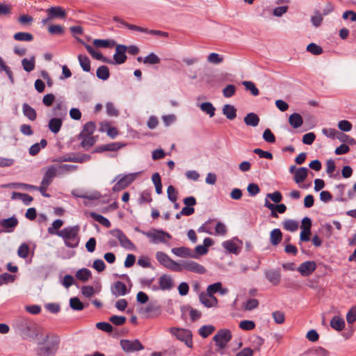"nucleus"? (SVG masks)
I'll use <instances>...</instances> for the list:
<instances>
[{"label":"nucleus","instance_id":"obj_23","mask_svg":"<svg viewBox=\"0 0 356 356\" xmlns=\"http://www.w3.org/2000/svg\"><path fill=\"white\" fill-rule=\"evenodd\" d=\"M23 114L30 120L34 121L37 118L35 110L29 104L24 103L22 105Z\"/></svg>","mask_w":356,"mask_h":356},{"label":"nucleus","instance_id":"obj_38","mask_svg":"<svg viewBox=\"0 0 356 356\" xmlns=\"http://www.w3.org/2000/svg\"><path fill=\"white\" fill-rule=\"evenodd\" d=\"M23 69L28 72L33 71L35 68V57L32 56L30 59L24 58L22 60Z\"/></svg>","mask_w":356,"mask_h":356},{"label":"nucleus","instance_id":"obj_44","mask_svg":"<svg viewBox=\"0 0 356 356\" xmlns=\"http://www.w3.org/2000/svg\"><path fill=\"white\" fill-rule=\"evenodd\" d=\"M152 180L155 186L156 192L158 194L162 193V184L161 177L158 172H155L152 175Z\"/></svg>","mask_w":356,"mask_h":356},{"label":"nucleus","instance_id":"obj_53","mask_svg":"<svg viewBox=\"0 0 356 356\" xmlns=\"http://www.w3.org/2000/svg\"><path fill=\"white\" fill-rule=\"evenodd\" d=\"M70 307L74 310H82L84 307L83 304L80 301V300L78 298H72L70 300Z\"/></svg>","mask_w":356,"mask_h":356},{"label":"nucleus","instance_id":"obj_3","mask_svg":"<svg viewBox=\"0 0 356 356\" xmlns=\"http://www.w3.org/2000/svg\"><path fill=\"white\" fill-rule=\"evenodd\" d=\"M140 232L149 239L150 243L154 244H167L172 238L169 233L162 229H152L147 232L141 231Z\"/></svg>","mask_w":356,"mask_h":356},{"label":"nucleus","instance_id":"obj_30","mask_svg":"<svg viewBox=\"0 0 356 356\" xmlns=\"http://www.w3.org/2000/svg\"><path fill=\"white\" fill-rule=\"evenodd\" d=\"M172 252L180 257H195L193 255H192L191 250L185 247L174 248L172 249Z\"/></svg>","mask_w":356,"mask_h":356},{"label":"nucleus","instance_id":"obj_16","mask_svg":"<svg viewBox=\"0 0 356 356\" xmlns=\"http://www.w3.org/2000/svg\"><path fill=\"white\" fill-rule=\"evenodd\" d=\"M316 265L314 261H307L300 265L298 268V271L302 276H309L316 270Z\"/></svg>","mask_w":356,"mask_h":356},{"label":"nucleus","instance_id":"obj_46","mask_svg":"<svg viewBox=\"0 0 356 356\" xmlns=\"http://www.w3.org/2000/svg\"><path fill=\"white\" fill-rule=\"evenodd\" d=\"M255 323L250 320H243L239 323L238 327L245 331H250L255 328Z\"/></svg>","mask_w":356,"mask_h":356},{"label":"nucleus","instance_id":"obj_28","mask_svg":"<svg viewBox=\"0 0 356 356\" xmlns=\"http://www.w3.org/2000/svg\"><path fill=\"white\" fill-rule=\"evenodd\" d=\"M289 124L295 129L299 128L303 123L301 115L298 113H293L289 118Z\"/></svg>","mask_w":356,"mask_h":356},{"label":"nucleus","instance_id":"obj_21","mask_svg":"<svg viewBox=\"0 0 356 356\" xmlns=\"http://www.w3.org/2000/svg\"><path fill=\"white\" fill-rule=\"evenodd\" d=\"M207 292L211 296L217 292H219L221 295H225L228 292V289L222 288L221 282H216L207 287Z\"/></svg>","mask_w":356,"mask_h":356},{"label":"nucleus","instance_id":"obj_9","mask_svg":"<svg viewBox=\"0 0 356 356\" xmlns=\"http://www.w3.org/2000/svg\"><path fill=\"white\" fill-rule=\"evenodd\" d=\"M242 245L243 242L236 237L230 240H227L222 243V246L227 252L236 255L241 251Z\"/></svg>","mask_w":356,"mask_h":356},{"label":"nucleus","instance_id":"obj_33","mask_svg":"<svg viewBox=\"0 0 356 356\" xmlns=\"http://www.w3.org/2000/svg\"><path fill=\"white\" fill-rule=\"evenodd\" d=\"M47 140L45 139H42L40 143H35L31 145L29 149V154L32 156H35L39 153L41 148H44L47 146Z\"/></svg>","mask_w":356,"mask_h":356},{"label":"nucleus","instance_id":"obj_37","mask_svg":"<svg viewBox=\"0 0 356 356\" xmlns=\"http://www.w3.org/2000/svg\"><path fill=\"white\" fill-rule=\"evenodd\" d=\"M299 223L298 221L288 219L283 222V227L287 231L295 232L298 229Z\"/></svg>","mask_w":356,"mask_h":356},{"label":"nucleus","instance_id":"obj_35","mask_svg":"<svg viewBox=\"0 0 356 356\" xmlns=\"http://www.w3.org/2000/svg\"><path fill=\"white\" fill-rule=\"evenodd\" d=\"M76 277L83 282L88 281L92 277L91 272L87 268L80 269L76 272Z\"/></svg>","mask_w":356,"mask_h":356},{"label":"nucleus","instance_id":"obj_34","mask_svg":"<svg viewBox=\"0 0 356 356\" xmlns=\"http://www.w3.org/2000/svg\"><path fill=\"white\" fill-rule=\"evenodd\" d=\"M200 108L204 113L208 114L209 117L212 118L215 115L216 108L210 102H204L200 104Z\"/></svg>","mask_w":356,"mask_h":356},{"label":"nucleus","instance_id":"obj_26","mask_svg":"<svg viewBox=\"0 0 356 356\" xmlns=\"http://www.w3.org/2000/svg\"><path fill=\"white\" fill-rule=\"evenodd\" d=\"M259 116L254 113H248L244 118V122L245 124L254 127L259 124Z\"/></svg>","mask_w":356,"mask_h":356},{"label":"nucleus","instance_id":"obj_48","mask_svg":"<svg viewBox=\"0 0 356 356\" xmlns=\"http://www.w3.org/2000/svg\"><path fill=\"white\" fill-rule=\"evenodd\" d=\"M223 60V56L216 53H211L207 56V61L209 63L215 65H218L222 63Z\"/></svg>","mask_w":356,"mask_h":356},{"label":"nucleus","instance_id":"obj_25","mask_svg":"<svg viewBox=\"0 0 356 356\" xmlns=\"http://www.w3.org/2000/svg\"><path fill=\"white\" fill-rule=\"evenodd\" d=\"M282 233L280 229H274L270 233V241L273 245H277L282 241Z\"/></svg>","mask_w":356,"mask_h":356},{"label":"nucleus","instance_id":"obj_47","mask_svg":"<svg viewBox=\"0 0 356 356\" xmlns=\"http://www.w3.org/2000/svg\"><path fill=\"white\" fill-rule=\"evenodd\" d=\"M58 175L65 174L69 172L76 170L77 167L72 165L63 164L56 166Z\"/></svg>","mask_w":356,"mask_h":356},{"label":"nucleus","instance_id":"obj_59","mask_svg":"<svg viewBox=\"0 0 356 356\" xmlns=\"http://www.w3.org/2000/svg\"><path fill=\"white\" fill-rule=\"evenodd\" d=\"M92 44L97 49L107 48L111 46V41L109 40L96 39L93 40Z\"/></svg>","mask_w":356,"mask_h":356},{"label":"nucleus","instance_id":"obj_50","mask_svg":"<svg viewBox=\"0 0 356 356\" xmlns=\"http://www.w3.org/2000/svg\"><path fill=\"white\" fill-rule=\"evenodd\" d=\"M78 59L82 69L86 72L90 70V62L89 58L86 56L79 55Z\"/></svg>","mask_w":356,"mask_h":356},{"label":"nucleus","instance_id":"obj_64","mask_svg":"<svg viewBox=\"0 0 356 356\" xmlns=\"http://www.w3.org/2000/svg\"><path fill=\"white\" fill-rule=\"evenodd\" d=\"M48 31L52 35H62L64 33L63 27L57 24L49 26Z\"/></svg>","mask_w":356,"mask_h":356},{"label":"nucleus","instance_id":"obj_13","mask_svg":"<svg viewBox=\"0 0 356 356\" xmlns=\"http://www.w3.org/2000/svg\"><path fill=\"white\" fill-rule=\"evenodd\" d=\"M120 345L122 349L127 353H131L143 349V345L138 340H121Z\"/></svg>","mask_w":356,"mask_h":356},{"label":"nucleus","instance_id":"obj_40","mask_svg":"<svg viewBox=\"0 0 356 356\" xmlns=\"http://www.w3.org/2000/svg\"><path fill=\"white\" fill-rule=\"evenodd\" d=\"M114 290V293L117 296H124L128 292L127 286L122 282H116L115 283Z\"/></svg>","mask_w":356,"mask_h":356},{"label":"nucleus","instance_id":"obj_20","mask_svg":"<svg viewBox=\"0 0 356 356\" xmlns=\"http://www.w3.org/2000/svg\"><path fill=\"white\" fill-rule=\"evenodd\" d=\"M79 139L81 140V146L85 150H88L96 141V139L93 136L79 135Z\"/></svg>","mask_w":356,"mask_h":356},{"label":"nucleus","instance_id":"obj_14","mask_svg":"<svg viewBox=\"0 0 356 356\" xmlns=\"http://www.w3.org/2000/svg\"><path fill=\"white\" fill-rule=\"evenodd\" d=\"M113 235L118 238L123 248L129 250H136L135 245L120 230L116 229L113 231Z\"/></svg>","mask_w":356,"mask_h":356},{"label":"nucleus","instance_id":"obj_54","mask_svg":"<svg viewBox=\"0 0 356 356\" xmlns=\"http://www.w3.org/2000/svg\"><path fill=\"white\" fill-rule=\"evenodd\" d=\"M97 76L99 79L106 80L109 77V70L106 66H101L97 70Z\"/></svg>","mask_w":356,"mask_h":356},{"label":"nucleus","instance_id":"obj_10","mask_svg":"<svg viewBox=\"0 0 356 356\" xmlns=\"http://www.w3.org/2000/svg\"><path fill=\"white\" fill-rule=\"evenodd\" d=\"M159 286L152 285L151 286L152 289L153 291H158L159 289L163 291L171 290L174 287V281L171 276L168 275H163L159 278Z\"/></svg>","mask_w":356,"mask_h":356},{"label":"nucleus","instance_id":"obj_56","mask_svg":"<svg viewBox=\"0 0 356 356\" xmlns=\"http://www.w3.org/2000/svg\"><path fill=\"white\" fill-rule=\"evenodd\" d=\"M346 321L348 324H353L356 321V306L352 307L346 314Z\"/></svg>","mask_w":356,"mask_h":356},{"label":"nucleus","instance_id":"obj_32","mask_svg":"<svg viewBox=\"0 0 356 356\" xmlns=\"http://www.w3.org/2000/svg\"><path fill=\"white\" fill-rule=\"evenodd\" d=\"M64 222L60 219L54 220L51 226L48 228V233L51 235H57L59 233V229L63 225Z\"/></svg>","mask_w":356,"mask_h":356},{"label":"nucleus","instance_id":"obj_8","mask_svg":"<svg viewBox=\"0 0 356 356\" xmlns=\"http://www.w3.org/2000/svg\"><path fill=\"white\" fill-rule=\"evenodd\" d=\"M138 173H131L123 175L122 177H117L114 181H117L115 186L113 187V191H120L129 185H130L136 178Z\"/></svg>","mask_w":356,"mask_h":356},{"label":"nucleus","instance_id":"obj_39","mask_svg":"<svg viewBox=\"0 0 356 356\" xmlns=\"http://www.w3.org/2000/svg\"><path fill=\"white\" fill-rule=\"evenodd\" d=\"M96 128L95 124L92 122H88L84 124L81 132L79 135L81 136H92L93 132Z\"/></svg>","mask_w":356,"mask_h":356},{"label":"nucleus","instance_id":"obj_27","mask_svg":"<svg viewBox=\"0 0 356 356\" xmlns=\"http://www.w3.org/2000/svg\"><path fill=\"white\" fill-rule=\"evenodd\" d=\"M308 169L307 168H300L297 169L294 175V180L297 184L302 182L307 177Z\"/></svg>","mask_w":356,"mask_h":356},{"label":"nucleus","instance_id":"obj_60","mask_svg":"<svg viewBox=\"0 0 356 356\" xmlns=\"http://www.w3.org/2000/svg\"><path fill=\"white\" fill-rule=\"evenodd\" d=\"M227 227L225 224L218 222L215 226V234L218 236H225L227 234Z\"/></svg>","mask_w":356,"mask_h":356},{"label":"nucleus","instance_id":"obj_15","mask_svg":"<svg viewBox=\"0 0 356 356\" xmlns=\"http://www.w3.org/2000/svg\"><path fill=\"white\" fill-rule=\"evenodd\" d=\"M58 175L55 165H51L46 168L41 184L49 186L54 177Z\"/></svg>","mask_w":356,"mask_h":356},{"label":"nucleus","instance_id":"obj_12","mask_svg":"<svg viewBox=\"0 0 356 356\" xmlns=\"http://www.w3.org/2000/svg\"><path fill=\"white\" fill-rule=\"evenodd\" d=\"M179 266L181 267V271L184 269L199 274H203L206 272L204 266L193 261H184L179 264Z\"/></svg>","mask_w":356,"mask_h":356},{"label":"nucleus","instance_id":"obj_42","mask_svg":"<svg viewBox=\"0 0 356 356\" xmlns=\"http://www.w3.org/2000/svg\"><path fill=\"white\" fill-rule=\"evenodd\" d=\"M259 305V302L257 299L250 298L243 302L242 308L245 311H251L257 308Z\"/></svg>","mask_w":356,"mask_h":356},{"label":"nucleus","instance_id":"obj_31","mask_svg":"<svg viewBox=\"0 0 356 356\" xmlns=\"http://www.w3.org/2000/svg\"><path fill=\"white\" fill-rule=\"evenodd\" d=\"M266 277L274 285H277L280 282V273L278 271H267L266 272Z\"/></svg>","mask_w":356,"mask_h":356},{"label":"nucleus","instance_id":"obj_49","mask_svg":"<svg viewBox=\"0 0 356 356\" xmlns=\"http://www.w3.org/2000/svg\"><path fill=\"white\" fill-rule=\"evenodd\" d=\"M90 216L95 220L99 222L102 225H104L106 227H110V225H111L110 221L107 218H104L103 216L97 214L95 212H92L90 213Z\"/></svg>","mask_w":356,"mask_h":356},{"label":"nucleus","instance_id":"obj_24","mask_svg":"<svg viewBox=\"0 0 356 356\" xmlns=\"http://www.w3.org/2000/svg\"><path fill=\"white\" fill-rule=\"evenodd\" d=\"M62 124H63V121L61 119L54 118H51L49 121L48 127H49V130L52 133L57 134L60 131Z\"/></svg>","mask_w":356,"mask_h":356},{"label":"nucleus","instance_id":"obj_45","mask_svg":"<svg viewBox=\"0 0 356 356\" xmlns=\"http://www.w3.org/2000/svg\"><path fill=\"white\" fill-rule=\"evenodd\" d=\"M215 330V327L211 325H203L199 329V334L203 338H207Z\"/></svg>","mask_w":356,"mask_h":356},{"label":"nucleus","instance_id":"obj_63","mask_svg":"<svg viewBox=\"0 0 356 356\" xmlns=\"http://www.w3.org/2000/svg\"><path fill=\"white\" fill-rule=\"evenodd\" d=\"M263 138L266 142L268 143H273L275 141V137L269 129L264 130L263 133Z\"/></svg>","mask_w":356,"mask_h":356},{"label":"nucleus","instance_id":"obj_29","mask_svg":"<svg viewBox=\"0 0 356 356\" xmlns=\"http://www.w3.org/2000/svg\"><path fill=\"white\" fill-rule=\"evenodd\" d=\"M222 113L229 120H234L236 117V109L230 104H225L222 108Z\"/></svg>","mask_w":356,"mask_h":356},{"label":"nucleus","instance_id":"obj_18","mask_svg":"<svg viewBox=\"0 0 356 356\" xmlns=\"http://www.w3.org/2000/svg\"><path fill=\"white\" fill-rule=\"evenodd\" d=\"M113 21L119 24V25H118L119 27H120L121 26H124L131 31H136L145 33H147L148 31L147 29L143 28V27H140V26H138L136 25L128 24L119 17H113Z\"/></svg>","mask_w":356,"mask_h":356},{"label":"nucleus","instance_id":"obj_43","mask_svg":"<svg viewBox=\"0 0 356 356\" xmlns=\"http://www.w3.org/2000/svg\"><path fill=\"white\" fill-rule=\"evenodd\" d=\"M160 62L161 59L154 53L149 54L143 59L144 64L156 65L160 63Z\"/></svg>","mask_w":356,"mask_h":356},{"label":"nucleus","instance_id":"obj_62","mask_svg":"<svg viewBox=\"0 0 356 356\" xmlns=\"http://www.w3.org/2000/svg\"><path fill=\"white\" fill-rule=\"evenodd\" d=\"M338 127L340 130L348 132L352 129V124L346 120H341L338 122Z\"/></svg>","mask_w":356,"mask_h":356},{"label":"nucleus","instance_id":"obj_51","mask_svg":"<svg viewBox=\"0 0 356 356\" xmlns=\"http://www.w3.org/2000/svg\"><path fill=\"white\" fill-rule=\"evenodd\" d=\"M242 84L244 86L245 88L247 90H250L254 96H257L259 94L258 88L255 86V84L253 82L244 81L242 82Z\"/></svg>","mask_w":356,"mask_h":356},{"label":"nucleus","instance_id":"obj_6","mask_svg":"<svg viewBox=\"0 0 356 356\" xmlns=\"http://www.w3.org/2000/svg\"><path fill=\"white\" fill-rule=\"evenodd\" d=\"M157 261L163 266L176 272L181 271L179 264L171 259L168 254L163 252H157L156 253Z\"/></svg>","mask_w":356,"mask_h":356},{"label":"nucleus","instance_id":"obj_11","mask_svg":"<svg viewBox=\"0 0 356 356\" xmlns=\"http://www.w3.org/2000/svg\"><path fill=\"white\" fill-rule=\"evenodd\" d=\"M127 50V47L124 44L116 45L115 52L113 56V64L120 65L124 63L127 58L126 55Z\"/></svg>","mask_w":356,"mask_h":356},{"label":"nucleus","instance_id":"obj_19","mask_svg":"<svg viewBox=\"0 0 356 356\" xmlns=\"http://www.w3.org/2000/svg\"><path fill=\"white\" fill-rule=\"evenodd\" d=\"M47 15H49V18L52 19L55 18H65L66 17V13L65 10L60 6H54L48 8L46 10Z\"/></svg>","mask_w":356,"mask_h":356},{"label":"nucleus","instance_id":"obj_7","mask_svg":"<svg viewBox=\"0 0 356 356\" xmlns=\"http://www.w3.org/2000/svg\"><path fill=\"white\" fill-rule=\"evenodd\" d=\"M232 339V333L229 330H220L213 337L216 345L220 349H223Z\"/></svg>","mask_w":356,"mask_h":356},{"label":"nucleus","instance_id":"obj_57","mask_svg":"<svg viewBox=\"0 0 356 356\" xmlns=\"http://www.w3.org/2000/svg\"><path fill=\"white\" fill-rule=\"evenodd\" d=\"M236 88L235 86L232 84L227 85L223 90V96L226 98H229L234 96L236 93Z\"/></svg>","mask_w":356,"mask_h":356},{"label":"nucleus","instance_id":"obj_55","mask_svg":"<svg viewBox=\"0 0 356 356\" xmlns=\"http://www.w3.org/2000/svg\"><path fill=\"white\" fill-rule=\"evenodd\" d=\"M307 51L313 55H320L323 53V49L315 43H310L307 47Z\"/></svg>","mask_w":356,"mask_h":356},{"label":"nucleus","instance_id":"obj_1","mask_svg":"<svg viewBox=\"0 0 356 356\" xmlns=\"http://www.w3.org/2000/svg\"><path fill=\"white\" fill-rule=\"evenodd\" d=\"M37 350L38 356H55L59 349L60 337L54 332H47L42 336V342Z\"/></svg>","mask_w":356,"mask_h":356},{"label":"nucleus","instance_id":"obj_61","mask_svg":"<svg viewBox=\"0 0 356 356\" xmlns=\"http://www.w3.org/2000/svg\"><path fill=\"white\" fill-rule=\"evenodd\" d=\"M29 252V247L26 243H22L18 248L17 254L21 258H26Z\"/></svg>","mask_w":356,"mask_h":356},{"label":"nucleus","instance_id":"obj_2","mask_svg":"<svg viewBox=\"0 0 356 356\" xmlns=\"http://www.w3.org/2000/svg\"><path fill=\"white\" fill-rule=\"evenodd\" d=\"M79 227L70 226L60 230L58 236L64 240L65 245L70 248H76L79 243Z\"/></svg>","mask_w":356,"mask_h":356},{"label":"nucleus","instance_id":"obj_5","mask_svg":"<svg viewBox=\"0 0 356 356\" xmlns=\"http://www.w3.org/2000/svg\"><path fill=\"white\" fill-rule=\"evenodd\" d=\"M170 332L178 340L184 342L188 348L193 347L192 332L187 329L172 327Z\"/></svg>","mask_w":356,"mask_h":356},{"label":"nucleus","instance_id":"obj_17","mask_svg":"<svg viewBox=\"0 0 356 356\" xmlns=\"http://www.w3.org/2000/svg\"><path fill=\"white\" fill-rule=\"evenodd\" d=\"M199 298L201 303L207 307H216L218 305L217 298L215 296L208 293L207 292V293H201Z\"/></svg>","mask_w":356,"mask_h":356},{"label":"nucleus","instance_id":"obj_36","mask_svg":"<svg viewBox=\"0 0 356 356\" xmlns=\"http://www.w3.org/2000/svg\"><path fill=\"white\" fill-rule=\"evenodd\" d=\"M13 38L17 41L31 42L33 40V36L29 33L18 32L14 34Z\"/></svg>","mask_w":356,"mask_h":356},{"label":"nucleus","instance_id":"obj_41","mask_svg":"<svg viewBox=\"0 0 356 356\" xmlns=\"http://www.w3.org/2000/svg\"><path fill=\"white\" fill-rule=\"evenodd\" d=\"M84 47L85 48L87 49V51H88V53L95 59L97 60H104V57L102 56V54H101V52L98 50H97L95 47H92L91 45L88 44H84Z\"/></svg>","mask_w":356,"mask_h":356},{"label":"nucleus","instance_id":"obj_52","mask_svg":"<svg viewBox=\"0 0 356 356\" xmlns=\"http://www.w3.org/2000/svg\"><path fill=\"white\" fill-rule=\"evenodd\" d=\"M17 219L15 217L4 219L1 222V225L4 228H13L17 226Z\"/></svg>","mask_w":356,"mask_h":356},{"label":"nucleus","instance_id":"obj_4","mask_svg":"<svg viewBox=\"0 0 356 356\" xmlns=\"http://www.w3.org/2000/svg\"><path fill=\"white\" fill-rule=\"evenodd\" d=\"M44 330L33 323H29L21 330L23 339L26 340H38L44 335Z\"/></svg>","mask_w":356,"mask_h":356},{"label":"nucleus","instance_id":"obj_58","mask_svg":"<svg viewBox=\"0 0 356 356\" xmlns=\"http://www.w3.org/2000/svg\"><path fill=\"white\" fill-rule=\"evenodd\" d=\"M168 197L172 202L177 200L178 192L173 186H169L167 188Z\"/></svg>","mask_w":356,"mask_h":356},{"label":"nucleus","instance_id":"obj_22","mask_svg":"<svg viewBox=\"0 0 356 356\" xmlns=\"http://www.w3.org/2000/svg\"><path fill=\"white\" fill-rule=\"evenodd\" d=\"M330 326L336 331L340 332L345 327V321L343 318L334 316L330 321Z\"/></svg>","mask_w":356,"mask_h":356}]
</instances>
